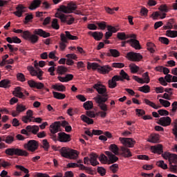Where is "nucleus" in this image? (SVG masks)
I'll return each mask as SVG.
<instances>
[{"instance_id":"55","label":"nucleus","mask_w":177,"mask_h":177,"mask_svg":"<svg viewBox=\"0 0 177 177\" xmlns=\"http://www.w3.org/2000/svg\"><path fill=\"white\" fill-rule=\"evenodd\" d=\"M130 71L131 74H142L143 73V71L140 70L139 67H131Z\"/></svg>"},{"instance_id":"50","label":"nucleus","mask_w":177,"mask_h":177,"mask_svg":"<svg viewBox=\"0 0 177 177\" xmlns=\"http://www.w3.org/2000/svg\"><path fill=\"white\" fill-rule=\"evenodd\" d=\"M16 110L20 113H24V111H26L27 110V106L26 105H24L23 104H19L17 105Z\"/></svg>"},{"instance_id":"39","label":"nucleus","mask_w":177,"mask_h":177,"mask_svg":"<svg viewBox=\"0 0 177 177\" xmlns=\"http://www.w3.org/2000/svg\"><path fill=\"white\" fill-rule=\"evenodd\" d=\"M15 168L26 174V175L24 177H30V171L28 170V169L24 167V166L17 165H15Z\"/></svg>"},{"instance_id":"42","label":"nucleus","mask_w":177,"mask_h":177,"mask_svg":"<svg viewBox=\"0 0 177 177\" xmlns=\"http://www.w3.org/2000/svg\"><path fill=\"white\" fill-rule=\"evenodd\" d=\"M53 97L55 99H57L58 100H63V99H66V94L53 91Z\"/></svg>"},{"instance_id":"17","label":"nucleus","mask_w":177,"mask_h":177,"mask_svg":"<svg viewBox=\"0 0 177 177\" xmlns=\"http://www.w3.org/2000/svg\"><path fill=\"white\" fill-rule=\"evenodd\" d=\"M28 85L30 88H35L36 89H44L45 85L41 82H37L34 80H28Z\"/></svg>"},{"instance_id":"8","label":"nucleus","mask_w":177,"mask_h":177,"mask_svg":"<svg viewBox=\"0 0 177 177\" xmlns=\"http://www.w3.org/2000/svg\"><path fill=\"white\" fill-rule=\"evenodd\" d=\"M23 38H24V39H28L31 44H37V42H38V39H39V37L36 35L31 34L28 30L23 32Z\"/></svg>"},{"instance_id":"44","label":"nucleus","mask_w":177,"mask_h":177,"mask_svg":"<svg viewBox=\"0 0 177 177\" xmlns=\"http://www.w3.org/2000/svg\"><path fill=\"white\" fill-rule=\"evenodd\" d=\"M85 110H92L93 109V102L92 101H86L83 104Z\"/></svg>"},{"instance_id":"61","label":"nucleus","mask_w":177,"mask_h":177,"mask_svg":"<svg viewBox=\"0 0 177 177\" xmlns=\"http://www.w3.org/2000/svg\"><path fill=\"white\" fill-rule=\"evenodd\" d=\"M51 27L54 30H59L60 28V26L59 25L57 22V19H54L52 21Z\"/></svg>"},{"instance_id":"6","label":"nucleus","mask_w":177,"mask_h":177,"mask_svg":"<svg viewBox=\"0 0 177 177\" xmlns=\"http://www.w3.org/2000/svg\"><path fill=\"white\" fill-rule=\"evenodd\" d=\"M38 147H39V144L35 140H30L24 145V148L28 150V151H31V153L37 151Z\"/></svg>"},{"instance_id":"57","label":"nucleus","mask_w":177,"mask_h":177,"mask_svg":"<svg viewBox=\"0 0 177 177\" xmlns=\"http://www.w3.org/2000/svg\"><path fill=\"white\" fill-rule=\"evenodd\" d=\"M147 50L151 52V53H154V48L156 47V45L152 42H147Z\"/></svg>"},{"instance_id":"62","label":"nucleus","mask_w":177,"mask_h":177,"mask_svg":"<svg viewBox=\"0 0 177 177\" xmlns=\"http://www.w3.org/2000/svg\"><path fill=\"white\" fill-rule=\"evenodd\" d=\"M58 10H59V12H62V13H71L70 12V10L68 9V6H61L59 7V8L58 9Z\"/></svg>"},{"instance_id":"26","label":"nucleus","mask_w":177,"mask_h":177,"mask_svg":"<svg viewBox=\"0 0 177 177\" xmlns=\"http://www.w3.org/2000/svg\"><path fill=\"white\" fill-rule=\"evenodd\" d=\"M80 156V151L71 149V151H69V154L68 155V159L69 160H77L78 158V156Z\"/></svg>"},{"instance_id":"32","label":"nucleus","mask_w":177,"mask_h":177,"mask_svg":"<svg viewBox=\"0 0 177 177\" xmlns=\"http://www.w3.org/2000/svg\"><path fill=\"white\" fill-rule=\"evenodd\" d=\"M108 31L105 33V39H109L110 37H112L113 32H117V29L111 26H107Z\"/></svg>"},{"instance_id":"30","label":"nucleus","mask_w":177,"mask_h":177,"mask_svg":"<svg viewBox=\"0 0 177 177\" xmlns=\"http://www.w3.org/2000/svg\"><path fill=\"white\" fill-rule=\"evenodd\" d=\"M89 35H92V37L95 39V41H100L102 38H103V32H88Z\"/></svg>"},{"instance_id":"16","label":"nucleus","mask_w":177,"mask_h":177,"mask_svg":"<svg viewBox=\"0 0 177 177\" xmlns=\"http://www.w3.org/2000/svg\"><path fill=\"white\" fill-rule=\"evenodd\" d=\"M151 153H153L154 154H162L164 153V147L161 144H158L154 146H151Z\"/></svg>"},{"instance_id":"35","label":"nucleus","mask_w":177,"mask_h":177,"mask_svg":"<svg viewBox=\"0 0 177 177\" xmlns=\"http://www.w3.org/2000/svg\"><path fill=\"white\" fill-rule=\"evenodd\" d=\"M41 3H42L41 0H33L29 6L30 10H35V9L41 6Z\"/></svg>"},{"instance_id":"41","label":"nucleus","mask_w":177,"mask_h":177,"mask_svg":"<svg viewBox=\"0 0 177 177\" xmlns=\"http://www.w3.org/2000/svg\"><path fill=\"white\" fill-rule=\"evenodd\" d=\"M80 118L83 122H86L88 125H91L93 124V119L90 118L89 117L86 116V115H82Z\"/></svg>"},{"instance_id":"1","label":"nucleus","mask_w":177,"mask_h":177,"mask_svg":"<svg viewBox=\"0 0 177 177\" xmlns=\"http://www.w3.org/2000/svg\"><path fill=\"white\" fill-rule=\"evenodd\" d=\"M106 102H107V98H102V97L98 96L95 98V103H97V106L101 110L97 114L100 115L101 118H106L107 116V111H109V106L106 104Z\"/></svg>"},{"instance_id":"63","label":"nucleus","mask_w":177,"mask_h":177,"mask_svg":"<svg viewBox=\"0 0 177 177\" xmlns=\"http://www.w3.org/2000/svg\"><path fill=\"white\" fill-rule=\"evenodd\" d=\"M86 115L90 118H95L97 115V113H95L94 111H86Z\"/></svg>"},{"instance_id":"33","label":"nucleus","mask_w":177,"mask_h":177,"mask_svg":"<svg viewBox=\"0 0 177 177\" xmlns=\"http://www.w3.org/2000/svg\"><path fill=\"white\" fill-rule=\"evenodd\" d=\"M14 96L16 97H19V99H24V94L21 92V87L17 86L15 88V91L12 92Z\"/></svg>"},{"instance_id":"15","label":"nucleus","mask_w":177,"mask_h":177,"mask_svg":"<svg viewBox=\"0 0 177 177\" xmlns=\"http://www.w3.org/2000/svg\"><path fill=\"white\" fill-rule=\"evenodd\" d=\"M172 123V119L169 116L162 117L158 121V125L161 127H169Z\"/></svg>"},{"instance_id":"37","label":"nucleus","mask_w":177,"mask_h":177,"mask_svg":"<svg viewBox=\"0 0 177 177\" xmlns=\"http://www.w3.org/2000/svg\"><path fill=\"white\" fill-rule=\"evenodd\" d=\"M57 78L60 82H68V81H71L74 78V75L67 74L65 77L58 76Z\"/></svg>"},{"instance_id":"21","label":"nucleus","mask_w":177,"mask_h":177,"mask_svg":"<svg viewBox=\"0 0 177 177\" xmlns=\"http://www.w3.org/2000/svg\"><path fill=\"white\" fill-rule=\"evenodd\" d=\"M60 129V122H55L52 124L50 125V131L55 135V133H57Z\"/></svg>"},{"instance_id":"4","label":"nucleus","mask_w":177,"mask_h":177,"mask_svg":"<svg viewBox=\"0 0 177 177\" xmlns=\"http://www.w3.org/2000/svg\"><path fill=\"white\" fill-rule=\"evenodd\" d=\"M65 34L62 33L61 37V41L62 42L59 44V48L61 50H64L66 48V44H67V39H70L71 41H75L78 39V37L77 36L72 35L71 33H70L69 31H65Z\"/></svg>"},{"instance_id":"60","label":"nucleus","mask_w":177,"mask_h":177,"mask_svg":"<svg viewBox=\"0 0 177 177\" xmlns=\"http://www.w3.org/2000/svg\"><path fill=\"white\" fill-rule=\"evenodd\" d=\"M156 71H160V73H163L165 75H168L169 73V70L167 67H163V68H160V67H156Z\"/></svg>"},{"instance_id":"5","label":"nucleus","mask_w":177,"mask_h":177,"mask_svg":"<svg viewBox=\"0 0 177 177\" xmlns=\"http://www.w3.org/2000/svg\"><path fill=\"white\" fill-rule=\"evenodd\" d=\"M55 17L60 19L62 23H66L68 26H71L75 21V19L73 17V15H66L62 12H57Z\"/></svg>"},{"instance_id":"64","label":"nucleus","mask_w":177,"mask_h":177,"mask_svg":"<svg viewBox=\"0 0 177 177\" xmlns=\"http://www.w3.org/2000/svg\"><path fill=\"white\" fill-rule=\"evenodd\" d=\"M87 67H110L109 65L100 66L97 63H87Z\"/></svg>"},{"instance_id":"25","label":"nucleus","mask_w":177,"mask_h":177,"mask_svg":"<svg viewBox=\"0 0 177 177\" xmlns=\"http://www.w3.org/2000/svg\"><path fill=\"white\" fill-rule=\"evenodd\" d=\"M160 135L157 133H152L149 136L147 142L149 143H160Z\"/></svg>"},{"instance_id":"36","label":"nucleus","mask_w":177,"mask_h":177,"mask_svg":"<svg viewBox=\"0 0 177 177\" xmlns=\"http://www.w3.org/2000/svg\"><path fill=\"white\" fill-rule=\"evenodd\" d=\"M144 103L147 104V106H149V107H152L155 110H158V109H161V106L156 104V103L150 101L149 99H144Z\"/></svg>"},{"instance_id":"18","label":"nucleus","mask_w":177,"mask_h":177,"mask_svg":"<svg viewBox=\"0 0 177 177\" xmlns=\"http://www.w3.org/2000/svg\"><path fill=\"white\" fill-rule=\"evenodd\" d=\"M105 154L108 157V164H114V162L118 161V157H117L115 154H113V153L109 151H105Z\"/></svg>"},{"instance_id":"14","label":"nucleus","mask_w":177,"mask_h":177,"mask_svg":"<svg viewBox=\"0 0 177 177\" xmlns=\"http://www.w3.org/2000/svg\"><path fill=\"white\" fill-rule=\"evenodd\" d=\"M57 140L61 143H67L71 140V136L65 132L59 133Z\"/></svg>"},{"instance_id":"10","label":"nucleus","mask_w":177,"mask_h":177,"mask_svg":"<svg viewBox=\"0 0 177 177\" xmlns=\"http://www.w3.org/2000/svg\"><path fill=\"white\" fill-rule=\"evenodd\" d=\"M143 79L136 75L133 76V80L138 82V84H149L150 82V77H149V73L146 72L142 75Z\"/></svg>"},{"instance_id":"27","label":"nucleus","mask_w":177,"mask_h":177,"mask_svg":"<svg viewBox=\"0 0 177 177\" xmlns=\"http://www.w3.org/2000/svg\"><path fill=\"white\" fill-rule=\"evenodd\" d=\"M26 129L28 131V132H31L33 133V135H37V133L39 132V127L37 125H28L26 127Z\"/></svg>"},{"instance_id":"47","label":"nucleus","mask_w":177,"mask_h":177,"mask_svg":"<svg viewBox=\"0 0 177 177\" xmlns=\"http://www.w3.org/2000/svg\"><path fill=\"white\" fill-rule=\"evenodd\" d=\"M77 168H80L81 171H86L87 174H89L90 175L92 174V169L85 167L83 164L78 165Z\"/></svg>"},{"instance_id":"54","label":"nucleus","mask_w":177,"mask_h":177,"mask_svg":"<svg viewBox=\"0 0 177 177\" xmlns=\"http://www.w3.org/2000/svg\"><path fill=\"white\" fill-rule=\"evenodd\" d=\"M67 71H68V69H67L66 67H58L57 69V73L59 75H63L66 74V73H67Z\"/></svg>"},{"instance_id":"2","label":"nucleus","mask_w":177,"mask_h":177,"mask_svg":"<svg viewBox=\"0 0 177 177\" xmlns=\"http://www.w3.org/2000/svg\"><path fill=\"white\" fill-rule=\"evenodd\" d=\"M93 89L97 92L98 95L93 98V100L96 102V99L100 96L102 99H106V101L109 100V94H107V88L104 84H102L101 82H98L95 84L93 86Z\"/></svg>"},{"instance_id":"59","label":"nucleus","mask_w":177,"mask_h":177,"mask_svg":"<svg viewBox=\"0 0 177 177\" xmlns=\"http://www.w3.org/2000/svg\"><path fill=\"white\" fill-rule=\"evenodd\" d=\"M17 80L20 82H26V76L21 73H18L17 74Z\"/></svg>"},{"instance_id":"48","label":"nucleus","mask_w":177,"mask_h":177,"mask_svg":"<svg viewBox=\"0 0 177 177\" xmlns=\"http://www.w3.org/2000/svg\"><path fill=\"white\" fill-rule=\"evenodd\" d=\"M117 37L118 39H120V41H125V39H128L129 38V35H126L125 32H118Z\"/></svg>"},{"instance_id":"38","label":"nucleus","mask_w":177,"mask_h":177,"mask_svg":"<svg viewBox=\"0 0 177 177\" xmlns=\"http://www.w3.org/2000/svg\"><path fill=\"white\" fill-rule=\"evenodd\" d=\"M52 88L53 89H55V91H57L58 92H66V86L63 84H53Z\"/></svg>"},{"instance_id":"58","label":"nucleus","mask_w":177,"mask_h":177,"mask_svg":"<svg viewBox=\"0 0 177 177\" xmlns=\"http://www.w3.org/2000/svg\"><path fill=\"white\" fill-rule=\"evenodd\" d=\"M159 103L163 106V107H169L171 106V102L168 100H165L163 99H160L159 100Z\"/></svg>"},{"instance_id":"43","label":"nucleus","mask_w":177,"mask_h":177,"mask_svg":"<svg viewBox=\"0 0 177 177\" xmlns=\"http://www.w3.org/2000/svg\"><path fill=\"white\" fill-rule=\"evenodd\" d=\"M9 87H10V80L8 79H5L0 82V88H9Z\"/></svg>"},{"instance_id":"13","label":"nucleus","mask_w":177,"mask_h":177,"mask_svg":"<svg viewBox=\"0 0 177 177\" xmlns=\"http://www.w3.org/2000/svg\"><path fill=\"white\" fill-rule=\"evenodd\" d=\"M127 57L132 62H140L143 59V56L139 53L130 52L127 53Z\"/></svg>"},{"instance_id":"51","label":"nucleus","mask_w":177,"mask_h":177,"mask_svg":"<svg viewBox=\"0 0 177 177\" xmlns=\"http://www.w3.org/2000/svg\"><path fill=\"white\" fill-rule=\"evenodd\" d=\"M153 16V19L154 20H157V19L158 17H160V19H165L167 14L166 13H163L162 15L161 14H160L158 12H156L152 14Z\"/></svg>"},{"instance_id":"24","label":"nucleus","mask_w":177,"mask_h":177,"mask_svg":"<svg viewBox=\"0 0 177 177\" xmlns=\"http://www.w3.org/2000/svg\"><path fill=\"white\" fill-rule=\"evenodd\" d=\"M127 42H129L131 46H132V48H134V49H136V50L142 49L140 43L136 39H130L129 41H127Z\"/></svg>"},{"instance_id":"46","label":"nucleus","mask_w":177,"mask_h":177,"mask_svg":"<svg viewBox=\"0 0 177 177\" xmlns=\"http://www.w3.org/2000/svg\"><path fill=\"white\" fill-rule=\"evenodd\" d=\"M138 91L142 92V93H150V86L145 85L141 87H139Z\"/></svg>"},{"instance_id":"40","label":"nucleus","mask_w":177,"mask_h":177,"mask_svg":"<svg viewBox=\"0 0 177 177\" xmlns=\"http://www.w3.org/2000/svg\"><path fill=\"white\" fill-rule=\"evenodd\" d=\"M109 150L110 151H111V153H113L115 156H118V154H120V153L118 152L120 149L118 148V146H117V145L115 144H111L109 146Z\"/></svg>"},{"instance_id":"31","label":"nucleus","mask_w":177,"mask_h":177,"mask_svg":"<svg viewBox=\"0 0 177 177\" xmlns=\"http://www.w3.org/2000/svg\"><path fill=\"white\" fill-rule=\"evenodd\" d=\"M117 77L120 81H124V80H127V81H129L131 78H129V75L124 70H121L120 72V75H117Z\"/></svg>"},{"instance_id":"53","label":"nucleus","mask_w":177,"mask_h":177,"mask_svg":"<svg viewBox=\"0 0 177 177\" xmlns=\"http://www.w3.org/2000/svg\"><path fill=\"white\" fill-rule=\"evenodd\" d=\"M157 167L162 168V169H168V165L164 162V160H159L156 162Z\"/></svg>"},{"instance_id":"52","label":"nucleus","mask_w":177,"mask_h":177,"mask_svg":"<svg viewBox=\"0 0 177 177\" xmlns=\"http://www.w3.org/2000/svg\"><path fill=\"white\" fill-rule=\"evenodd\" d=\"M99 160L102 164H109V157L107 158L104 154H101Z\"/></svg>"},{"instance_id":"9","label":"nucleus","mask_w":177,"mask_h":177,"mask_svg":"<svg viewBox=\"0 0 177 177\" xmlns=\"http://www.w3.org/2000/svg\"><path fill=\"white\" fill-rule=\"evenodd\" d=\"M28 70L32 77H37L39 80H42V74H44V72H42L39 68L29 67L28 68Z\"/></svg>"},{"instance_id":"20","label":"nucleus","mask_w":177,"mask_h":177,"mask_svg":"<svg viewBox=\"0 0 177 177\" xmlns=\"http://www.w3.org/2000/svg\"><path fill=\"white\" fill-rule=\"evenodd\" d=\"M17 11L14 12V15L15 16H17V17H21L23 16V13L25 12H27V8L24 7L23 5H19L17 8Z\"/></svg>"},{"instance_id":"12","label":"nucleus","mask_w":177,"mask_h":177,"mask_svg":"<svg viewBox=\"0 0 177 177\" xmlns=\"http://www.w3.org/2000/svg\"><path fill=\"white\" fill-rule=\"evenodd\" d=\"M120 142L124 146H126V147H133L135 146V140H133V138H119Z\"/></svg>"},{"instance_id":"49","label":"nucleus","mask_w":177,"mask_h":177,"mask_svg":"<svg viewBox=\"0 0 177 177\" xmlns=\"http://www.w3.org/2000/svg\"><path fill=\"white\" fill-rule=\"evenodd\" d=\"M166 35L167 37H169L170 38H176L177 30H168L166 31Z\"/></svg>"},{"instance_id":"23","label":"nucleus","mask_w":177,"mask_h":177,"mask_svg":"<svg viewBox=\"0 0 177 177\" xmlns=\"http://www.w3.org/2000/svg\"><path fill=\"white\" fill-rule=\"evenodd\" d=\"M120 150L122 151V157L124 158H129V157H132V152H131V149H129L127 147H121Z\"/></svg>"},{"instance_id":"19","label":"nucleus","mask_w":177,"mask_h":177,"mask_svg":"<svg viewBox=\"0 0 177 177\" xmlns=\"http://www.w3.org/2000/svg\"><path fill=\"white\" fill-rule=\"evenodd\" d=\"M35 67H45V66H52L53 67H55L56 65H55V62L53 61H50L49 62H46L44 61H39L37 62V61L34 62Z\"/></svg>"},{"instance_id":"11","label":"nucleus","mask_w":177,"mask_h":177,"mask_svg":"<svg viewBox=\"0 0 177 177\" xmlns=\"http://www.w3.org/2000/svg\"><path fill=\"white\" fill-rule=\"evenodd\" d=\"M88 70L97 71L100 74H109L111 70V67H87Z\"/></svg>"},{"instance_id":"22","label":"nucleus","mask_w":177,"mask_h":177,"mask_svg":"<svg viewBox=\"0 0 177 177\" xmlns=\"http://www.w3.org/2000/svg\"><path fill=\"white\" fill-rule=\"evenodd\" d=\"M120 81L117 75H114L111 80L108 81V86L110 89H114L117 88V82Z\"/></svg>"},{"instance_id":"3","label":"nucleus","mask_w":177,"mask_h":177,"mask_svg":"<svg viewBox=\"0 0 177 177\" xmlns=\"http://www.w3.org/2000/svg\"><path fill=\"white\" fill-rule=\"evenodd\" d=\"M6 156H18L19 157H28L30 153L25 149L19 148H8L5 150Z\"/></svg>"},{"instance_id":"28","label":"nucleus","mask_w":177,"mask_h":177,"mask_svg":"<svg viewBox=\"0 0 177 177\" xmlns=\"http://www.w3.org/2000/svg\"><path fill=\"white\" fill-rule=\"evenodd\" d=\"M71 150V148L70 147H63L62 149H59V153L62 157H64V158H67L68 157V154L70 153Z\"/></svg>"},{"instance_id":"34","label":"nucleus","mask_w":177,"mask_h":177,"mask_svg":"<svg viewBox=\"0 0 177 177\" xmlns=\"http://www.w3.org/2000/svg\"><path fill=\"white\" fill-rule=\"evenodd\" d=\"M97 154L91 153L90 156V163L93 167H96V165H99V162L97 161Z\"/></svg>"},{"instance_id":"29","label":"nucleus","mask_w":177,"mask_h":177,"mask_svg":"<svg viewBox=\"0 0 177 177\" xmlns=\"http://www.w3.org/2000/svg\"><path fill=\"white\" fill-rule=\"evenodd\" d=\"M34 33L37 35H39V37H42L43 38H48V37H50V33L46 32L42 29H36L35 30Z\"/></svg>"},{"instance_id":"7","label":"nucleus","mask_w":177,"mask_h":177,"mask_svg":"<svg viewBox=\"0 0 177 177\" xmlns=\"http://www.w3.org/2000/svg\"><path fill=\"white\" fill-rule=\"evenodd\" d=\"M66 57L68 58L66 61V58L60 59L59 61V64H64V63H66L67 66H73V64H74V62L71 59H73V60H75V59H77V55L68 54L66 55Z\"/></svg>"},{"instance_id":"45","label":"nucleus","mask_w":177,"mask_h":177,"mask_svg":"<svg viewBox=\"0 0 177 177\" xmlns=\"http://www.w3.org/2000/svg\"><path fill=\"white\" fill-rule=\"evenodd\" d=\"M107 56H112L113 57H118L120 56V51L116 49H110L109 53Z\"/></svg>"},{"instance_id":"56","label":"nucleus","mask_w":177,"mask_h":177,"mask_svg":"<svg viewBox=\"0 0 177 177\" xmlns=\"http://www.w3.org/2000/svg\"><path fill=\"white\" fill-rule=\"evenodd\" d=\"M67 6H68V8L69 9L70 13H73V11L77 9V5L74 2H71L68 3Z\"/></svg>"}]
</instances>
